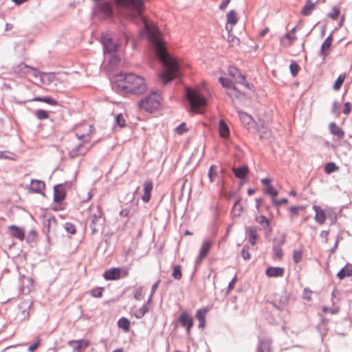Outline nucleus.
<instances>
[{"label": "nucleus", "mask_w": 352, "mask_h": 352, "mask_svg": "<svg viewBox=\"0 0 352 352\" xmlns=\"http://www.w3.org/2000/svg\"><path fill=\"white\" fill-rule=\"evenodd\" d=\"M148 34V40L153 45L155 54L162 63L164 71L160 74V78L166 85L180 74V66L178 61L168 54L165 43L161 40L158 30L152 31L145 24Z\"/></svg>", "instance_id": "nucleus-1"}, {"label": "nucleus", "mask_w": 352, "mask_h": 352, "mask_svg": "<svg viewBox=\"0 0 352 352\" xmlns=\"http://www.w3.org/2000/svg\"><path fill=\"white\" fill-rule=\"evenodd\" d=\"M112 87L121 95H141L146 89L144 78L133 73H120L117 75Z\"/></svg>", "instance_id": "nucleus-2"}, {"label": "nucleus", "mask_w": 352, "mask_h": 352, "mask_svg": "<svg viewBox=\"0 0 352 352\" xmlns=\"http://www.w3.org/2000/svg\"><path fill=\"white\" fill-rule=\"evenodd\" d=\"M116 4L129 12V17L131 20L135 19L142 20L144 8L143 0H115Z\"/></svg>", "instance_id": "nucleus-3"}, {"label": "nucleus", "mask_w": 352, "mask_h": 352, "mask_svg": "<svg viewBox=\"0 0 352 352\" xmlns=\"http://www.w3.org/2000/svg\"><path fill=\"white\" fill-rule=\"evenodd\" d=\"M185 98L190 104V111L201 113L200 109L207 106V100L197 89L186 87Z\"/></svg>", "instance_id": "nucleus-4"}, {"label": "nucleus", "mask_w": 352, "mask_h": 352, "mask_svg": "<svg viewBox=\"0 0 352 352\" xmlns=\"http://www.w3.org/2000/svg\"><path fill=\"white\" fill-rule=\"evenodd\" d=\"M161 100L160 91H154L139 102V107L146 112L153 113L160 108Z\"/></svg>", "instance_id": "nucleus-5"}, {"label": "nucleus", "mask_w": 352, "mask_h": 352, "mask_svg": "<svg viewBox=\"0 0 352 352\" xmlns=\"http://www.w3.org/2000/svg\"><path fill=\"white\" fill-rule=\"evenodd\" d=\"M91 214L89 217L90 220L89 227L91 230V234L97 233L103 226L105 222V217H104L103 212L100 206H91L89 207Z\"/></svg>", "instance_id": "nucleus-6"}, {"label": "nucleus", "mask_w": 352, "mask_h": 352, "mask_svg": "<svg viewBox=\"0 0 352 352\" xmlns=\"http://www.w3.org/2000/svg\"><path fill=\"white\" fill-rule=\"evenodd\" d=\"M93 13L100 19H111L113 16V10L111 2L104 1L96 3Z\"/></svg>", "instance_id": "nucleus-7"}, {"label": "nucleus", "mask_w": 352, "mask_h": 352, "mask_svg": "<svg viewBox=\"0 0 352 352\" xmlns=\"http://www.w3.org/2000/svg\"><path fill=\"white\" fill-rule=\"evenodd\" d=\"M229 75L232 77L236 83L243 85L245 87L252 89V85L246 80L245 76L242 74L241 70L234 66H230L228 69Z\"/></svg>", "instance_id": "nucleus-8"}, {"label": "nucleus", "mask_w": 352, "mask_h": 352, "mask_svg": "<svg viewBox=\"0 0 352 352\" xmlns=\"http://www.w3.org/2000/svg\"><path fill=\"white\" fill-rule=\"evenodd\" d=\"M72 183L65 182L64 184H58L54 186V201L60 204L66 197V188H71Z\"/></svg>", "instance_id": "nucleus-9"}, {"label": "nucleus", "mask_w": 352, "mask_h": 352, "mask_svg": "<svg viewBox=\"0 0 352 352\" xmlns=\"http://www.w3.org/2000/svg\"><path fill=\"white\" fill-rule=\"evenodd\" d=\"M101 43L103 45L104 53H112L117 50L118 45L114 42L109 33H102Z\"/></svg>", "instance_id": "nucleus-10"}, {"label": "nucleus", "mask_w": 352, "mask_h": 352, "mask_svg": "<svg viewBox=\"0 0 352 352\" xmlns=\"http://www.w3.org/2000/svg\"><path fill=\"white\" fill-rule=\"evenodd\" d=\"M254 126L261 140H269L271 138L272 131L264 120L258 119Z\"/></svg>", "instance_id": "nucleus-11"}, {"label": "nucleus", "mask_w": 352, "mask_h": 352, "mask_svg": "<svg viewBox=\"0 0 352 352\" xmlns=\"http://www.w3.org/2000/svg\"><path fill=\"white\" fill-rule=\"evenodd\" d=\"M91 148V144L89 142H84L79 144L69 152V156L71 158H76L80 155L86 154Z\"/></svg>", "instance_id": "nucleus-12"}, {"label": "nucleus", "mask_w": 352, "mask_h": 352, "mask_svg": "<svg viewBox=\"0 0 352 352\" xmlns=\"http://www.w3.org/2000/svg\"><path fill=\"white\" fill-rule=\"evenodd\" d=\"M68 346L72 348L73 352H84L89 345V342L85 339L72 340L67 342Z\"/></svg>", "instance_id": "nucleus-13"}, {"label": "nucleus", "mask_w": 352, "mask_h": 352, "mask_svg": "<svg viewBox=\"0 0 352 352\" xmlns=\"http://www.w3.org/2000/svg\"><path fill=\"white\" fill-rule=\"evenodd\" d=\"M179 321L181 325L186 329L187 333L190 334V330L193 326L192 318L188 316L187 312L184 311L179 316Z\"/></svg>", "instance_id": "nucleus-14"}, {"label": "nucleus", "mask_w": 352, "mask_h": 352, "mask_svg": "<svg viewBox=\"0 0 352 352\" xmlns=\"http://www.w3.org/2000/svg\"><path fill=\"white\" fill-rule=\"evenodd\" d=\"M45 188V184L42 180L32 179L30 183V191L38 193L44 194L43 190Z\"/></svg>", "instance_id": "nucleus-15"}, {"label": "nucleus", "mask_w": 352, "mask_h": 352, "mask_svg": "<svg viewBox=\"0 0 352 352\" xmlns=\"http://www.w3.org/2000/svg\"><path fill=\"white\" fill-rule=\"evenodd\" d=\"M238 115L241 123L248 129L255 124L256 122L254 120L253 118L247 113L239 111Z\"/></svg>", "instance_id": "nucleus-16"}, {"label": "nucleus", "mask_w": 352, "mask_h": 352, "mask_svg": "<svg viewBox=\"0 0 352 352\" xmlns=\"http://www.w3.org/2000/svg\"><path fill=\"white\" fill-rule=\"evenodd\" d=\"M153 185L151 180H146L144 184V195L142 196V200L144 203H148L151 200V191L153 190Z\"/></svg>", "instance_id": "nucleus-17"}, {"label": "nucleus", "mask_w": 352, "mask_h": 352, "mask_svg": "<svg viewBox=\"0 0 352 352\" xmlns=\"http://www.w3.org/2000/svg\"><path fill=\"white\" fill-rule=\"evenodd\" d=\"M258 229L256 226H249L246 228V234L248 236L249 243L252 245L256 244L258 235L257 234Z\"/></svg>", "instance_id": "nucleus-18"}, {"label": "nucleus", "mask_w": 352, "mask_h": 352, "mask_svg": "<svg viewBox=\"0 0 352 352\" xmlns=\"http://www.w3.org/2000/svg\"><path fill=\"white\" fill-rule=\"evenodd\" d=\"M10 230V235L20 241H23L25 239V230L22 228H19L16 226L12 225L9 226Z\"/></svg>", "instance_id": "nucleus-19"}, {"label": "nucleus", "mask_w": 352, "mask_h": 352, "mask_svg": "<svg viewBox=\"0 0 352 352\" xmlns=\"http://www.w3.org/2000/svg\"><path fill=\"white\" fill-rule=\"evenodd\" d=\"M212 246V243L208 241H204L202 243L199 254L197 258L196 259V263H201V261L207 256L208 253L209 252V250Z\"/></svg>", "instance_id": "nucleus-20"}, {"label": "nucleus", "mask_w": 352, "mask_h": 352, "mask_svg": "<svg viewBox=\"0 0 352 352\" xmlns=\"http://www.w3.org/2000/svg\"><path fill=\"white\" fill-rule=\"evenodd\" d=\"M208 311L207 307L199 309L197 311L195 317L199 320V328L200 329H203L206 327V316Z\"/></svg>", "instance_id": "nucleus-21"}, {"label": "nucleus", "mask_w": 352, "mask_h": 352, "mask_svg": "<svg viewBox=\"0 0 352 352\" xmlns=\"http://www.w3.org/2000/svg\"><path fill=\"white\" fill-rule=\"evenodd\" d=\"M313 209L315 211V220L319 224H323L326 219V214L324 211L318 206L314 205Z\"/></svg>", "instance_id": "nucleus-22"}, {"label": "nucleus", "mask_w": 352, "mask_h": 352, "mask_svg": "<svg viewBox=\"0 0 352 352\" xmlns=\"http://www.w3.org/2000/svg\"><path fill=\"white\" fill-rule=\"evenodd\" d=\"M283 274L284 269L280 267H270L266 270V275L269 277H281Z\"/></svg>", "instance_id": "nucleus-23"}, {"label": "nucleus", "mask_w": 352, "mask_h": 352, "mask_svg": "<svg viewBox=\"0 0 352 352\" xmlns=\"http://www.w3.org/2000/svg\"><path fill=\"white\" fill-rule=\"evenodd\" d=\"M332 41H333L332 34L329 35L326 38V39L322 43L321 47H320V56H326L328 54L327 51L330 49V47L331 46Z\"/></svg>", "instance_id": "nucleus-24"}, {"label": "nucleus", "mask_w": 352, "mask_h": 352, "mask_svg": "<svg viewBox=\"0 0 352 352\" xmlns=\"http://www.w3.org/2000/svg\"><path fill=\"white\" fill-rule=\"evenodd\" d=\"M316 3H314L312 0H306L305 5L301 10V14L305 16H309L316 8Z\"/></svg>", "instance_id": "nucleus-25"}, {"label": "nucleus", "mask_w": 352, "mask_h": 352, "mask_svg": "<svg viewBox=\"0 0 352 352\" xmlns=\"http://www.w3.org/2000/svg\"><path fill=\"white\" fill-rule=\"evenodd\" d=\"M329 129L331 133L339 139H342L344 137V131L335 122L330 123Z\"/></svg>", "instance_id": "nucleus-26"}, {"label": "nucleus", "mask_w": 352, "mask_h": 352, "mask_svg": "<svg viewBox=\"0 0 352 352\" xmlns=\"http://www.w3.org/2000/svg\"><path fill=\"white\" fill-rule=\"evenodd\" d=\"M103 276L106 280H116L120 276V271L118 268H111L105 271Z\"/></svg>", "instance_id": "nucleus-27"}, {"label": "nucleus", "mask_w": 352, "mask_h": 352, "mask_svg": "<svg viewBox=\"0 0 352 352\" xmlns=\"http://www.w3.org/2000/svg\"><path fill=\"white\" fill-rule=\"evenodd\" d=\"M232 171L236 177L239 179H244L249 172V168L247 166H243L237 168L233 167Z\"/></svg>", "instance_id": "nucleus-28"}, {"label": "nucleus", "mask_w": 352, "mask_h": 352, "mask_svg": "<svg viewBox=\"0 0 352 352\" xmlns=\"http://www.w3.org/2000/svg\"><path fill=\"white\" fill-rule=\"evenodd\" d=\"M256 221L259 223L261 228L267 232H270L272 229L270 226V221L264 215H261L256 218Z\"/></svg>", "instance_id": "nucleus-29"}, {"label": "nucleus", "mask_w": 352, "mask_h": 352, "mask_svg": "<svg viewBox=\"0 0 352 352\" xmlns=\"http://www.w3.org/2000/svg\"><path fill=\"white\" fill-rule=\"evenodd\" d=\"M219 135L223 138H228L230 135V129L224 120H221L219 124Z\"/></svg>", "instance_id": "nucleus-30"}, {"label": "nucleus", "mask_w": 352, "mask_h": 352, "mask_svg": "<svg viewBox=\"0 0 352 352\" xmlns=\"http://www.w3.org/2000/svg\"><path fill=\"white\" fill-rule=\"evenodd\" d=\"M352 276V266L346 265L343 268H342L337 274V276L342 280L346 277H349Z\"/></svg>", "instance_id": "nucleus-31"}, {"label": "nucleus", "mask_w": 352, "mask_h": 352, "mask_svg": "<svg viewBox=\"0 0 352 352\" xmlns=\"http://www.w3.org/2000/svg\"><path fill=\"white\" fill-rule=\"evenodd\" d=\"M130 324V320L125 317L120 318L118 321V327L125 332H128L129 331Z\"/></svg>", "instance_id": "nucleus-32"}, {"label": "nucleus", "mask_w": 352, "mask_h": 352, "mask_svg": "<svg viewBox=\"0 0 352 352\" xmlns=\"http://www.w3.org/2000/svg\"><path fill=\"white\" fill-rule=\"evenodd\" d=\"M226 20L232 25H236L238 22L236 12L234 10H230L226 15Z\"/></svg>", "instance_id": "nucleus-33"}, {"label": "nucleus", "mask_w": 352, "mask_h": 352, "mask_svg": "<svg viewBox=\"0 0 352 352\" xmlns=\"http://www.w3.org/2000/svg\"><path fill=\"white\" fill-rule=\"evenodd\" d=\"M296 38L295 36H292L289 34H285L283 37L280 38V43L283 46L289 47L292 45L294 41H295Z\"/></svg>", "instance_id": "nucleus-34"}, {"label": "nucleus", "mask_w": 352, "mask_h": 352, "mask_svg": "<svg viewBox=\"0 0 352 352\" xmlns=\"http://www.w3.org/2000/svg\"><path fill=\"white\" fill-rule=\"evenodd\" d=\"M219 82L225 88L233 89L234 90L236 89V87H235V85H234V82L231 80H230L228 78H224V77H219Z\"/></svg>", "instance_id": "nucleus-35"}, {"label": "nucleus", "mask_w": 352, "mask_h": 352, "mask_svg": "<svg viewBox=\"0 0 352 352\" xmlns=\"http://www.w3.org/2000/svg\"><path fill=\"white\" fill-rule=\"evenodd\" d=\"M149 311V308L147 305H144L142 307H141L140 309L135 311L134 313V316L137 319H141L142 318L144 315Z\"/></svg>", "instance_id": "nucleus-36"}, {"label": "nucleus", "mask_w": 352, "mask_h": 352, "mask_svg": "<svg viewBox=\"0 0 352 352\" xmlns=\"http://www.w3.org/2000/svg\"><path fill=\"white\" fill-rule=\"evenodd\" d=\"M289 302V299L287 296H283L280 298L278 302H274V305L278 309V310H283L286 307Z\"/></svg>", "instance_id": "nucleus-37"}, {"label": "nucleus", "mask_w": 352, "mask_h": 352, "mask_svg": "<svg viewBox=\"0 0 352 352\" xmlns=\"http://www.w3.org/2000/svg\"><path fill=\"white\" fill-rule=\"evenodd\" d=\"M339 170V167L333 162L326 164L324 166V172L327 174H331Z\"/></svg>", "instance_id": "nucleus-38"}, {"label": "nucleus", "mask_w": 352, "mask_h": 352, "mask_svg": "<svg viewBox=\"0 0 352 352\" xmlns=\"http://www.w3.org/2000/svg\"><path fill=\"white\" fill-rule=\"evenodd\" d=\"M302 258V250L295 249L293 250V261L296 264L299 263Z\"/></svg>", "instance_id": "nucleus-39"}, {"label": "nucleus", "mask_w": 352, "mask_h": 352, "mask_svg": "<svg viewBox=\"0 0 352 352\" xmlns=\"http://www.w3.org/2000/svg\"><path fill=\"white\" fill-rule=\"evenodd\" d=\"M345 78H346L345 74H340L338 76V78L336 79V80L335 81V82L333 84L334 90L338 91L340 89V88L345 80Z\"/></svg>", "instance_id": "nucleus-40"}, {"label": "nucleus", "mask_w": 352, "mask_h": 352, "mask_svg": "<svg viewBox=\"0 0 352 352\" xmlns=\"http://www.w3.org/2000/svg\"><path fill=\"white\" fill-rule=\"evenodd\" d=\"M172 276L175 280H180L182 277V267L179 265H175L173 266V272L172 273Z\"/></svg>", "instance_id": "nucleus-41"}, {"label": "nucleus", "mask_w": 352, "mask_h": 352, "mask_svg": "<svg viewBox=\"0 0 352 352\" xmlns=\"http://www.w3.org/2000/svg\"><path fill=\"white\" fill-rule=\"evenodd\" d=\"M273 258L274 259L282 258L283 254L281 248L279 245H274L273 248Z\"/></svg>", "instance_id": "nucleus-42"}, {"label": "nucleus", "mask_w": 352, "mask_h": 352, "mask_svg": "<svg viewBox=\"0 0 352 352\" xmlns=\"http://www.w3.org/2000/svg\"><path fill=\"white\" fill-rule=\"evenodd\" d=\"M104 288L102 287H98L94 288L90 291V294L94 298H101L102 296Z\"/></svg>", "instance_id": "nucleus-43"}, {"label": "nucleus", "mask_w": 352, "mask_h": 352, "mask_svg": "<svg viewBox=\"0 0 352 352\" xmlns=\"http://www.w3.org/2000/svg\"><path fill=\"white\" fill-rule=\"evenodd\" d=\"M217 166L214 165V164H212L209 168L208 178H209L210 182H211V183L214 182L215 177L217 176Z\"/></svg>", "instance_id": "nucleus-44"}, {"label": "nucleus", "mask_w": 352, "mask_h": 352, "mask_svg": "<svg viewBox=\"0 0 352 352\" xmlns=\"http://www.w3.org/2000/svg\"><path fill=\"white\" fill-rule=\"evenodd\" d=\"M63 228L69 234H74L76 232V226L70 222L65 223Z\"/></svg>", "instance_id": "nucleus-45"}, {"label": "nucleus", "mask_w": 352, "mask_h": 352, "mask_svg": "<svg viewBox=\"0 0 352 352\" xmlns=\"http://www.w3.org/2000/svg\"><path fill=\"white\" fill-rule=\"evenodd\" d=\"M289 69L292 76H296L299 72L300 67L296 62L293 60L289 65Z\"/></svg>", "instance_id": "nucleus-46"}, {"label": "nucleus", "mask_w": 352, "mask_h": 352, "mask_svg": "<svg viewBox=\"0 0 352 352\" xmlns=\"http://www.w3.org/2000/svg\"><path fill=\"white\" fill-rule=\"evenodd\" d=\"M34 114L38 120H45L49 116L48 113L43 109L36 110Z\"/></svg>", "instance_id": "nucleus-47"}, {"label": "nucleus", "mask_w": 352, "mask_h": 352, "mask_svg": "<svg viewBox=\"0 0 352 352\" xmlns=\"http://www.w3.org/2000/svg\"><path fill=\"white\" fill-rule=\"evenodd\" d=\"M340 13V11L339 8H338L336 6H334L332 8L331 12L328 14V16L333 20H336L338 18Z\"/></svg>", "instance_id": "nucleus-48"}, {"label": "nucleus", "mask_w": 352, "mask_h": 352, "mask_svg": "<svg viewBox=\"0 0 352 352\" xmlns=\"http://www.w3.org/2000/svg\"><path fill=\"white\" fill-rule=\"evenodd\" d=\"M241 256L245 261H248L250 258V254L249 252V246L248 245H243L241 250Z\"/></svg>", "instance_id": "nucleus-49"}, {"label": "nucleus", "mask_w": 352, "mask_h": 352, "mask_svg": "<svg viewBox=\"0 0 352 352\" xmlns=\"http://www.w3.org/2000/svg\"><path fill=\"white\" fill-rule=\"evenodd\" d=\"M264 192L272 196V199L276 198V195H278V192L274 189L272 185L267 186L264 190Z\"/></svg>", "instance_id": "nucleus-50"}, {"label": "nucleus", "mask_w": 352, "mask_h": 352, "mask_svg": "<svg viewBox=\"0 0 352 352\" xmlns=\"http://www.w3.org/2000/svg\"><path fill=\"white\" fill-rule=\"evenodd\" d=\"M36 232L34 230H32L29 232L28 236L26 238V241L28 243H31L36 241Z\"/></svg>", "instance_id": "nucleus-51"}, {"label": "nucleus", "mask_w": 352, "mask_h": 352, "mask_svg": "<svg viewBox=\"0 0 352 352\" xmlns=\"http://www.w3.org/2000/svg\"><path fill=\"white\" fill-rule=\"evenodd\" d=\"M116 123L122 128L125 126L126 122L122 114L120 113L116 116Z\"/></svg>", "instance_id": "nucleus-52"}, {"label": "nucleus", "mask_w": 352, "mask_h": 352, "mask_svg": "<svg viewBox=\"0 0 352 352\" xmlns=\"http://www.w3.org/2000/svg\"><path fill=\"white\" fill-rule=\"evenodd\" d=\"M331 113L336 116H340V105L337 101H334L332 104Z\"/></svg>", "instance_id": "nucleus-53"}, {"label": "nucleus", "mask_w": 352, "mask_h": 352, "mask_svg": "<svg viewBox=\"0 0 352 352\" xmlns=\"http://www.w3.org/2000/svg\"><path fill=\"white\" fill-rule=\"evenodd\" d=\"M188 131L186 123L180 124L175 129V131L179 135H182Z\"/></svg>", "instance_id": "nucleus-54"}, {"label": "nucleus", "mask_w": 352, "mask_h": 352, "mask_svg": "<svg viewBox=\"0 0 352 352\" xmlns=\"http://www.w3.org/2000/svg\"><path fill=\"white\" fill-rule=\"evenodd\" d=\"M322 311L324 313L329 312L331 314H336L337 313H338L339 309L337 308V307H327V306H323L322 307Z\"/></svg>", "instance_id": "nucleus-55"}, {"label": "nucleus", "mask_w": 352, "mask_h": 352, "mask_svg": "<svg viewBox=\"0 0 352 352\" xmlns=\"http://www.w3.org/2000/svg\"><path fill=\"white\" fill-rule=\"evenodd\" d=\"M134 298L137 300H140L143 298V287H139L134 294Z\"/></svg>", "instance_id": "nucleus-56"}, {"label": "nucleus", "mask_w": 352, "mask_h": 352, "mask_svg": "<svg viewBox=\"0 0 352 352\" xmlns=\"http://www.w3.org/2000/svg\"><path fill=\"white\" fill-rule=\"evenodd\" d=\"M26 279L28 280V284L26 285V287L28 289V291L30 292V288L33 286V283H34V280L32 278H27L25 277V276H21L20 277V281L21 282H23V280Z\"/></svg>", "instance_id": "nucleus-57"}, {"label": "nucleus", "mask_w": 352, "mask_h": 352, "mask_svg": "<svg viewBox=\"0 0 352 352\" xmlns=\"http://www.w3.org/2000/svg\"><path fill=\"white\" fill-rule=\"evenodd\" d=\"M302 207H301V206H292V207H290L289 212L292 214L291 219H293L295 217V216H297L298 210L300 209H302Z\"/></svg>", "instance_id": "nucleus-58"}, {"label": "nucleus", "mask_w": 352, "mask_h": 352, "mask_svg": "<svg viewBox=\"0 0 352 352\" xmlns=\"http://www.w3.org/2000/svg\"><path fill=\"white\" fill-rule=\"evenodd\" d=\"M351 103L349 102H346L344 104L343 113L344 115H349L351 111Z\"/></svg>", "instance_id": "nucleus-59"}, {"label": "nucleus", "mask_w": 352, "mask_h": 352, "mask_svg": "<svg viewBox=\"0 0 352 352\" xmlns=\"http://www.w3.org/2000/svg\"><path fill=\"white\" fill-rule=\"evenodd\" d=\"M44 102L53 106H56L58 104V102L50 96H45Z\"/></svg>", "instance_id": "nucleus-60"}, {"label": "nucleus", "mask_w": 352, "mask_h": 352, "mask_svg": "<svg viewBox=\"0 0 352 352\" xmlns=\"http://www.w3.org/2000/svg\"><path fill=\"white\" fill-rule=\"evenodd\" d=\"M237 281V276L235 275L234 278L232 279V280L229 283L228 287V292L232 290L234 287L235 283Z\"/></svg>", "instance_id": "nucleus-61"}, {"label": "nucleus", "mask_w": 352, "mask_h": 352, "mask_svg": "<svg viewBox=\"0 0 352 352\" xmlns=\"http://www.w3.org/2000/svg\"><path fill=\"white\" fill-rule=\"evenodd\" d=\"M272 203L276 206H280L282 204L287 203V201H288L287 199H286V198H284V199H282L280 200H276V198H274V199H272Z\"/></svg>", "instance_id": "nucleus-62"}, {"label": "nucleus", "mask_w": 352, "mask_h": 352, "mask_svg": "<svg viewBox=\"0 0 352 352\" xmlns=\"http://www.w3.org/2000/svg\"><path fill=\"white\" fill-rule=\"evenodd\" d=\"M240 201H241V199H239L234 202L233 208H232L233 210H238L239 212L242 211L243 208L241 206Z\"/></svg>", "instance_id": "nucleus-63"}, {"label": "nucleus", "mask_w": 352, "mask_h": 352, "mask_svg": "<svg viewBox=\"0 0 352 352\" xmlns=\"http://www.w3.org/2000/svg\"><path fill=\"white\" fill-rule=\"evenodd\" d=\"M231 0H222L221 3L219 6V9L221 10H224L227 8L228 5L230 3Z\"/></svg>", "instance_id": "nucleus-64"}]
</instances>
